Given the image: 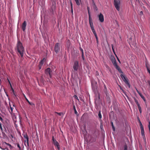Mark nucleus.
Returning a JSON list of instances; mask_svg holds the SVG:
<instances>
[{"mask_svg": "<svg viewBox=\"0 0 150 150\" xmlns=\"http://www.w3.org/2000/svg\"><path fill=\"white\" fill-rule=\"evenodd\" d=\"M96 41H97V43H98V38H96Z\"/></svg>", "mask_w": 150, "mask_h": 150, "instance_id": "obj_38", "label": "nucleus"}, {"mask_svg": "<svg viewBox=\"0 0 150 150\" xmlns=\"http://www.w3.org/2000/svg\"><path fill=\"white\" fill-rule=\"evenodd\" d=\"M55 113L61 116L62 115H63V113L62 112L58 113V112H55Z\"/></svg>", "mask_w": 150, "mask_h": 150, "instance_id": "obj_27", "label": "nucleus"}, {"mask_svg": "<svg viewBox=\"0 0 150 150\" xmlns=\"http://www.w3.org/2000/svg\"><path fill=\"white\" fill-rule=\"evenodd\" d=\"M70 4H71V8H72V3L71 2V0H70Z\"/></svg>", "mask_w": 150, "mask_h": 150, "instance_id": "obj_34", "label": "nucleus"}, {"mask_svg": "<svg viewBox=\"0 0 150 150\" xmlns=\"http://www.w3.org/2000/svg\"><path fill=\"white\" fill-rule=\"evenodd\" d=\"M52 140L53 141V143L54 145L56 146L58 149H59V145L58 144V143L54 139V137H53L52 138Z\"/></svg>", "mask_w": 150, "mask_h": 150, "instance_id": "obj_11", "label": "nucleus"}, {"mask_svg": "<svg viewBox=\"0 0 150 150\" xmlns=\"http://www.w3.org/2000/svg\"><path fill=\"white\" fill-rule=\"evenodd\" d=\"M74 112H75V113L76 114H77V112L76 110V109L75 108V106H74Z\"/></svg>", "mask_w": 150, "mask_h": 150, "instance_id": "obj_26", "label": "nucleus"}, {"mask_svg": "<svg viewBox=\"0 0 150 150\" xmlns=\"http://www.w3.org/2000/svg\"><path fill=\"white\" fill-rule=\"evenodd\" d=\"M137 91L140 96L143 99V100L144 101H146V100L145 98H144V97L140 93H139L138 91Z\"/></svg>", "mask_w": 150, "mask_h": 150, "instance_id": "obj_17", "label": "nucleus"}, {"mask_svg": "<svg viewBox=\"0 0 150 150\" xmlns=\"http://www.w3.org/2000/svg\"><path fill=\"white\" fill-rule=\"evenodd\" d=\"M98 117H99V118H102V116H101V113H100V111L99 112L98 114Z\"/></svg>", "mask_w": 150, "mask_h": 150, "instance_id": "obj_25", "label": "nucleus"}, {"mask_svg": "<svg viewBox=\"0 0 150 150\" xmlns=\"http://www.w3.org/2000/svg\"><path fill=\"white\" fill-rule=\"evenodd\" d=\"M118 61L120 62V60L119 59H118Z\"/></svg>", "mask_w": 150, "mask_h": 150, "instance_id": "obj_48", "label": "nucleus"}, {"mask_svg": "<svg viewBox=\"0 0 150 150\" xmlns=\"http://www.w3.org/2000/svg\"><path fill=\"white\" fill-rule=\"evenodd\" d=\"M51 2L50 5L51 6V12L53 13L56 8V0H51Z\"/></svg>", "mask_w": 150, "mask_h": 150, "instance_id": "obj_2", "label": "nucleus"}, {"mask_svg": "<svg viewBox=\"0 0 150 150\" xmlns=\"http://www.w3.org/2000/svg\"><path fill=\"white\" fill-rule=\"evenodd\" d=\"M17 48L18 52L21 57H23L24 52V49L22 43L19 41H18L17 43Z\"/></svg>", "mask_w": 150, "mask_h": 150, "instance_id": "obj_1", "label": "nucleus"}, {"mask_svg": "<svg viewBox=\"0 0 150 150\" xmlns=\"http://www.w3.org/2000/svg\"><path fill=\"white\" fill-rule=\"evenodd\" d=\"M59 50V44L58 43H57L55 47V50L56 53H57Z\"/></svg>", "mask_w": 150, "mask_h": 150, "instance_id": "obj_12", "label": "nucleus"}, {"mask_svg": "<svg viewBox=\"0 0 150 150\" xmlns=\"http://www.w3.org/2000/svg\"><path fill=\"white\" fill-rule=\"evenodd\" d=\"M92 5L94 9L96 10V11H97L98 10V9L95 3H94L93 5Z\"/></svg>", "mask_w": 150, "mask_h": 150, "instance_id": "obj_20", "label": "nucleus"}, {"mask_svg": "<svg viewBox=\"0 0 150 150\" xmlns=\"http://www.w3.org/2000/svg\"><path fill=\"white\" fill-rule=\"evenodd\" d=\"M24 97L26 99V100L31 105H33V103H30L29 101V100H28V99L26 98V97L24 95Z\"/></svg>", "mask_w": 150, "mask_h": 150, "instance_id": "obj_21", "label": "nucleus"}, {"mask_svg": "<svg viewBox=\"0 0 150 150\" xmlns=\"http://www.w3.org/2000/svg\"><path fill=\"white\" fill-rule=\"evenodd\" d=\"M134 100H135V102L136 103V104L137 105V106H139L140 105H139V103L138 102V101L136 99H135V98Z\"/></svg>", "mask_w": 150, "mask_h": 150, "instance_id": "obj_22", "label": "nucleus"}, {"mask_svg": "<svg viewBox=\"0 0 150 150\" xmlns=\"http://www.w3.org/2000/svg\"><path fill=\"white\" fill-rule=\"evenodd\" d=\"M92 3H93V5H93V4L94 3H95L94 1L93 0H92Z\"/></svg>", "mask_w": 150, "mask_h": 150, "instance_id": "obj_43", "label": "nucleus"}, {"mask_svg": "<svg viewBox=\"0 0 150 150\" xmlns=\"http://www.w3.org/2000/svg\"><path fill=\"white\" fill-rule=\"evenodd\" d=\"M81 52H82V57H83V50L82 49H81Z\"/></svg>", "mask_w": 150, "mask_h": 150, "instance_id": "obj_31", "label": "nucleus"}, {"mask_svg": "<svg viewBox=\"0 0 150 150\" xmlns=\"http://www.w3.org/2000/svg\"><path fill=\"white\" fill-rule=\"evenodd\" d=\"M9 82V83H10V82Z\"/></svg>", "mask_w": 150, "mask_h": 150, "instance_id": "obj_50", "label": "nucleus"}, {"mask_svg": "<svg viewBox=\"0 0 150 150\" xmlns=\"http://www.w3.org/2000/svg\"><path fill=\"white\" fill-rule=\"evenodd\" d=\"M124 150H127V146L126 145H125L124 146Z\"/></svg>", "mask_w": 150, "mask_h": 150, "instance_id": "obj_32", "label": "nucleus"}, {"mask_svg": "<svg viewBox=\"0 0 150 150\" xmlns=\"http://www.w3.org/2000/svg\"><path fill=\"white\" fill-rule=\"evenodd\" d=\"M26 25V22L25 21H24V23H23L22 26V28L23 30V31H24L25 29V27Z\"/></svg>", "mask_w": 150, "mask_h": 150, "instance_id": "obj_14", "label": "nucleus"}, {"mask_svg": "<svg viewBox=\"0 0 150 150\" xmlns=\"http://www.w3.org/2000/svg\"><path fill=\"white\" fill-rule=\"evenodd\" d=\"M100 127L101 129H102V128L103 127V125L102 124H100Z\"/></svg>", "mask_w": 150, "mask_h": 150, "instance_id": "obj_41", "label": "nucleus"}, {"mask_svg": "<svg viewBox=\"0 0 150 150\" xmlns=\"http://www.w3.org/2000/svg\"><path fill=\"white\" fill-rule=\"evenodd\" d=\"M98 16L99 19H103V16L101 13H100L99 15H98Z\"/></svg>", "mask_w": 150, "mask_h": 150, "instance_id": "obj_18", "label": "nucleus"}, {"mask_svg": "<svg viewBox=\"0 0 150 150\" xmlns=\"http://www.w3.org/2000/svg\"><path fill=\"white\" fill-rule=\"evenodd\" d=\"M140 13H141V14H143V12H142V11H141L140 12Z\"/></svg>", "mask_w": 150, "mask_h": 150, "instance_id": "obj_46", "label": "nucleus"}, {"mask_svg": "<svg viewBox=\"0 0 150 150\" xmlns=\"http://www.w3.org/2000/svg\"><path fill=\"white\" fill-rule=\"evenodd\" d=\"M120 76L121 77L122 79L123 80V81L127 84V85L129 87H130V85L128 83V81L127 80V79H126L125 77L123 74H121L120 75Z\"/></svg>", "mask_w": 150, "mask_h": 150, "instance_id": "obj_5", "label": "nucleus"}, {"mask_svg": "<svg viewBox=\"0 0 150 150\" xmlns=\"http://www.w3.org/2000/svg\"><path fill=\"white\" fill-rule=\"evenodd\" d=\"M136 1H137V0H136Z\"/></svg>", "mask_w": 150, "mask_h": 150, "instance_id": "obj_51", "label": "nucleus"}, {"mask_svg": "<svg viewBox=\"0 0 150 150\" xmlns=\"http://www.w3.org/2000/svg\"><path fill=\"white\" fill-rule=\"evenodd\" d=\"M100 21L101 22H103L104 21V19H99Z\"/></svg>", "mask_w": 150, "mask_h": 150, "instance_id": "obj_37", "label": "nucleus"}, {"mask_svg": "<svg viewBox=\"0 0 150 150\" xmlns=\"http://www.w3.org/2000/svg\"><path fill=\"white\" fill-rule=\"evenodd\" d=\"M138 108L139 111L140 113H141L142 111V109H141V107L140 105L138 106Z\"/></svg>", "mask_w": 150, "mask_h": 150, "instance_id": "obj_23", "label": "nucleus"}, {"mask_svg": "<svg viewBox=\"0 0 150 150\" xmlns=\"http://www.w3.org/2000/svg\"><path fill=\"white\" fill-rule=\"evenodd\" d=\"M89 23L90 25V27L91 28V29L92 30V32L94 34L96 38H97L98 37L97 36V34L95 31V30L94 29L93 23L92 21V19H89Z\"/></svg>", "mask_w": 150, "mask_h": 150, "instance_id": "obj_4", "label": "nucleus"}, {"mask_svg": "<svg viewBox=\"0 0 150 150\" xmlns=\"http://www.w3.org/2000/svg\"><path fill=\"white\" fill-rule=\"evenodd\" d=\"M0 120L1 121H3V119L2 118V117L0 116Z\"/></svg>", "mask_w": 150, "mask_h": 150, "instance_id": "obj_39", "label": "nucleus"}, {"mask_svg": "<svg viewBox=\"0 0 150 150\" xmlns=\"http://www.w3.org/2000/svg\"><path fill=\"white\" fill-rule=\"evenodd\" d=\"M75 1L77 5L78 6L80 5L81 3V0H74Z\"/></svg>", "mask_w": 150, "mask_h": 150, "instance_id": "obj_16", "label": "nucleus"}, {"mask_svg": "<svg viewBox=\"0 0 150 150\" xmlns=\"http://www.w3.org/2000/svg\"><path fill=\"white\" fill-rule=\"evenodd\" d=\"M46 59L45 58H44L40 62L39 64V69H41V67L44 64V62H45Z\"/></svg>", "mask_w": 150, "mask_h": 150, "instance_id": "obj_13", "label": "nucleus"}, {"mask_svg": "<svg viewBox=\"0 0 150 150\" xmlns=\"http://www.w3.org/2000/svg\"><path fill=\"white\" fill-rule=\"evenodd\" d=\"M87 9H88V13L89 14V19H90V12H89V8L88 6H87Z\"/></svg>", "mask_w": 150, "mask_h": 150, "instance_id": "obj_24", "label": "nucleus"}, {"mask_svg": "<svg viewBox=\"0 0 150 150\" xmlns=\"http://www.w3.org/2000/svg\"><path fill=\"white\" fill-rule=\"evenodd\" d=\"M112 64H113V65L118 70V71L120 72L121 73L122 71L120 68L118 66L116 63V60L114 61L113 62H112Z\"/></svg>", "mask_w": 150, "mask_h": 150, "instance_id": "obj_7", "label": "nucleus"}, {"mask_svg": "<svg viewBox=\"0 0 150 150\" xmlns=\"http://www.w3.org/2000/svg\"><path fill=\"white\" fill-rule=\"evenodd\" d=\"M74 97L76 99H77L78 100H79V99L77 97V96L76 95L74 96Z\"/></svg>", "mask_w": 150, "mask_h": 150, "instance_id": "obj_30", "label": "nucleus"}, {"mask_svg": "<svg viewBox=\"0 0 150 150\" xmlns=\"http://www.w3.org/2000/svg\"><path fill=\"white\" fill-rule=\"evenodd\" d=\"M112 64H113V65L118 70V71L120 72L121 73L122 71L120 68L118 66L116 63V60L114 61L113 62H112Z\"/></svg>", "mask_w": 150, "mask_h": 150, "instance_id": "obj_6", "label": "nucleus"}, {"mask_svg": "<svg viewBox=\"0 0 150 150\" xmlns=\"http://www.w3.org/2000/svg\"><path fill=\"white\" fill-rule=\"evenodd\" d=\"M78 68V63L77 61H75L74 62L73 68L75 70H77Z\"/></svg>", "mask_w": 150, "mask_h": 150, "instance_id": "obj_10", "label": "nucleus"}, {"mask_svg": "<svg viewBox=\"0 0 150 150\" xmlns=\"http://www.w3.org/2000/svg\"><path fill=\"white\" fill-rule=\"evenodd\" d=\"M18 147L20 149V146H19V144H18Z\"/></svg>", "mask_w": 150, "mask_h": 150, "instance_id": "obj_44", "label": "nucleus"}, {"mask_svg": "<svg viewBox=\"0 0 150 150\" xmlns=\"http://www.w3.org/2000/svg\"><path fill=\"white\" fill-rule=\"evenodd\" d=\"M0 128L1 130H2V128L1 124V123H0Z\"/></svg>", "mask_w": 150, "mask_h": 150, "instance_id": "obj_35", "label": "nucleus"}, {"mask_svg": "<svg viewBox=\"0 0 150 150\" xmlns=\"http://www.w3.org/2000/svg\"><path fill=\"white\" fill-rule=\"evenodd\" d=\"M10 86H11V88L12 91L13 92H14V90H13V88H12V86H11V83H10Z\"/></svg>", "mask_w": 150, "mask_h": 150, "instance_id": "obj_36", "label": "nucleus"}, {"mask_svg": "<svg viewBox=\"0 0 150 150\" xmlns=\"http://www.w3.org/2000/svg\"><path fill=\"white\" fill-rule=\"evenodd\" d=\"M112 127L113 126V124L112 122Z\"/></svg>", "mask_w": 150, "mask_h": 150, "instance_id": "obj_47", "label": "nucleus"}, {"mask_svg": "<svg viewBox=\"0 0 150 150\" xmlns=\"http://www.w3.org/2000/svg\"><path fill=\"white\" fill-rule=\"evenodd\" d=\"M141 128L142 134L143 136V138L144 140L145 143V144L146 143V139L145 136L144 135V129H143V127L142 126H141Z\"/></svg>", "mask_w": 150, "mask_h": 150, "instance_id": "obj_8", "label": "nucleus"}, {"mask_svg": "<svg viewBox=\"0 0 150 150\" xmlns=\"http://www.w3.org/2000/svg\"><path fill=\"white\" fill-rule=\"evenodd\" d=\"M112 48L113 52H114V49H113V47L112 46Z\"/></svg>", "mask_w": 150, "mask_h": 150, "instance_id": "obj_45", "label": "nucleus"}, {"mask_svg": "<svg viewBox=\"0 0 150 150\" xmlns=\"http://www.w3.org/2000/svg\"><path fill=\"white\" fill-rule=\"evenodd\" d=\"M12 118L13 120L14 121L16 122V115L14 113H13L11 114Z\"/></svg>", "mask_w": 150, "mask_h": 150, "instance_id": "obj_15", "label": "nucleus"}, {"mask_svg": "<svg viewBox=\"0 0 150 150\" xmlns=\"http://www.w3.org/2000/svg\"><path fill=\"white\" fill-rule=\"evenodd\" d=\"M115 60L114 57H113L112 58L111 61H112V62L114 61H115Z\"/></svg>", "mask_w": 150, "mask_h": 150, "instance_id": "obj_29", "label": "nucleus"}, {"mask_svg": "<svg viewBox=\"0 0 150 150\" xmlns=\"http://www.w3.org/2000/svg\"><path fill=\"white\" fill-rule=\"evenodd\" d=\"M147 69L148 72L150 74V70L148 68H147Z\"/></svg>", "mask_w": 150, "mask_h": 150, "instance_id": "obj_40", "label": "nucleus"}, {"mask_svg": "<svg viewBox=\"0 0 150 150\" xmlns=\"http://www.w3.org/2000/svg\"><path fill=\"white\" fill-rule=\"evenodd\" d=\"M24 137L25 138L27 139V140H28V138L27 137V136L25 135V134H24Z\"/></svg>", "mask_w": 150, "mask_h": 150, "instance_id": "obj_33", "label": "nucleus"}, {"mask_svg": "<svg viewBox=\"0 0 150 150\" xmlns=\"http://www.w3.org/2000/svg\"><path fill=\"white\" fill-rule=\"evenodd\" d=\"M72 9H71V12H73V10H72V8H71Z\"/></svg>", "mask_w": 150, "mask_h": 150, "instance_id": "obj_49", "label": "nucleus"}, {"mask_svg": "<svg viewBox=\"0 0 150 150\" xmlns=\"http://www.w3.org/2000/svg\"><path fill=\"white\" fill-rule=\"evenodd\" d=\"M114 5L118 11L120 10V0H114Z\"/></svg>", "mask_w": 150, "mask_h": 150, "instance_id": "obj_3", "label": "nucleus"}, {"mask_svg": "<svg viewBox=\"0 0 150 150\" xmlns=\"http://www.w3.org/2000/svg\"><path fill=\"white\" fill-rule=\"evenodd\" d=\"M5 144H6V145L7 146H9L10 148H11V146L10 144H7L6 143H5Z\"/></svg>", "mask_w": 150, "mask_h": 150, "instance_id": "obj_28", "label": "nucleus"}, {"mask_svg": "<svg viewBox=\"0 0 150 150\" xmlns=\"http://www.w3.org/2000/svg\"><path fill=\"white\" fill-rule=\"evenodd\" d=\"M112 127L113 128V130L114 131L115 130V128H114L113 126Z\"/></svg>", "mask_w": 150, "mask_h": 150, "instance_id": "obj_42", "label": "nucleus"}, {"mask_svg": "<svg viewBox=\"0 0 150 150\" xmlns=\"http://www.w3.org/2000/svg\"><path fill=\"white\" fill-rule=\"evenodd\" d=\"M10 106V109L9 110V111L10 112V113L11 114H13V108H12L11 105Z\"/></svg>", "mask_w": 150, "mask_h": 150, "instance_id": "obj_19", "label": "nucleus"}, {"mask_svg": "<svg viewBox=\"0 0 150 150\" xmlns=\"http://www.w3.org/2000/svg\"><path fill=\"white\" fill-rule=\"evenodd\" d=\"M51 73L52 71H50V68H48L45 71V73L47 75H49L50 77H51Z\"/></svg>", "mask_w": 150, "mask_h": 150, "instance_id": "obj_9", "label": "nucleus"}]
</instances>
